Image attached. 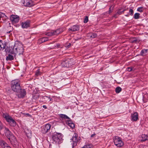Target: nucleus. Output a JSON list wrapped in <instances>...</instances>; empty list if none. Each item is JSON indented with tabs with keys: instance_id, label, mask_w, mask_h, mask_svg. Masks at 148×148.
Returning <instances> with one entry per match:
<instances>
[{
	"instance_id": "nucleus-9",
	"label": "nucleus",
	"mask_w": 148,
	"mask_h": 148,
	"mask_svg": "<svg viewBox=\"0 0 148 148\" xmlns=\"http://www.w3.org/2000/svg\"><path fill=\"white\" fill-rule=\"evenodd\" d=\"M10 19L13 23H16L18 22L19 20V17L17 15L12 14L10 16Z\"/></svg>"
},
{
	"instance_id": "nucleus-25",
	"label": "nucleus",
	"mask_w": 148,
	"mask_h": 148,
	"mask_svg": "<svg viewBox=\"0 0 148 148\" xmlns=\"http://www.w3.org/2000/svg\"><path fill=\"white\" fill-rule=\"evenodd\" d=\"M140 14L138 13H135L134 16V18L135 19H138L140 17Z\"/></svg>"
},
{
	"instance_id": "nucleus-33",
	"label": "nucleus",
	"mask_w": 148,
	"mask_h": 148,
	"mask_svg": "<svg viewBox=\"0 0 148 148\" xmlns=\"http://www.w3.org/2000/svg\"><path fill=\"white\" fill-rule=\"evenodd\" d=\"M88 21V16H86L84 19V23H87Z\"/></svg>"
},
{
	"instance_id": "nucleus-39",
	"label": "nucleus",
	"mask_w": 148,
	"mask_h": 148,
	"mask_svg": "<svg viewBox=\"0 0 148 148\" xmlns=\"http://www.w3.org/2000/svg\"><path fill=\"white\" fill-rule=\"evenodd\" d=\"M46 97L48 98L50 100L49 101H51V100L52 99L51 98V97H50L46 96Z\"/></svg>"
},
{
	"instance_id": "nucleus-38",
	"label": "nucleus",
	"mask_w": 148,
	"mask_h": 148,
	"mask_svg": "<svg viewBox=\"0 0 148 148\" xmlns=\"http://www.w3.org/2000/svg\"><path fill=\"white\" fill-rule=\"evenodd\" d=\"M91 33H88V34H87V36L89 37L90 38H91Z\"/></svg>"
},
{
	"instance_id": "nucleus-35",
	"label": "nucleus",
	"mask_w": 148,
	"mask_h": 148,
	"mask_svg": "<svg viewBox=\"0 0 148 148\" xmlns=\"http://www.w3.org/2000/svg\"><path fill=\"white\" fill-rule=\"evenodd\" d=\"M4 128V126L3 125L2 123L0 121V130H1Z\"/></svg>"
},
{
	"instance_id": "nucleus-37",
	"label": "nucleus",
	"mask_w": 148,
	"mask_h": 148,
	"mask_svg": "<svg viewBox=\"0 0 148 148\" xmlns=\"http://www.w3.org/2000/svg\"><path fill=\"white\" fill-rule=\"evenodd\" d=\"M132 68L131 67H127V70L128 71L130 72L132 70Z\"/></svg>"
},
{
	"instance_id": "nucleus-1",
	"label": "nucleus",
	"mask_w": 148,
	"mask_h": 148,
	"mask_svg": "<svg viewBox=\"0 0 148 148\" xmlns=\"http://www.w3.org/2000/svg\"><path fill=\"white\" fill-rule=\"evenodd\" d=\"M24 52L23 45L19 42H15L14 46H12L9 49V53L14 55L15 58H16V54L19 55L23 54Z\"/></svg>"
},
{
	"instance_id": "nucleus-20",
	"label": "nucleus",
	"mask_w": 148,
	"mask_h": 148,
	"mask_svg": "<svg viewBox=\"0 0 148 148\" xmlns=\"http://www.w3.org/2000/svg\"><path fill=\"white\" fill-rule=\"evenodd\" d=\"M48 40V38L47 37H42L40 38L38 40V42L40 43L47 41Z\"/></svg>"
},
{
	"instance_id": "nucleus-30",
	"label": "nucleus",
	"mask_w": 148,
	"mask_h": 148,
	"mask_svg": "<svg viewBox=\"0 0 148 148\" xmlns=\"http://www.w3.org/2000/svg\"><path fill=\"white\" fill-rule=\"evenodd\" d=\"M45 35L47 36H51L53 35V31L49 32L46 33Z\"/></svg>"
},
{
	"instance_id": "nucleus-16",
	"label": "nucleus",
	"mask_w": 148,
	"mask_h": 148,
	"mask_svg": "<svg viewBox=\"0 0 148 148\" xmlns=\"http://www.w3.org/2000/svg\"><path fill=\"white\" fill-rule=\"evenodd\" d=\"M6 45V42L1 40H0V47L1 48V50H3L5 48Z\"/></svg>"
},
{
	"instance_id": "nucleus-34",
	"label": "nucleus",
	"mask_w": 148,
	"mask_h": 148,
	"mask_svg": "<svg viewBox=\"0 0 148 148\" xmlns=\"http://www.w3.org/2000/svg\"><path fill=\"white\" fill-rule=\"evenodd\" d=\"M129 12L130 13V15L132 16L133 14L134 11L132 9H130L129 10Z\"/></svg>"
},
{
	"instance_id": "nucleus-11",
	"label": "nucleus",
	"mask_w": 148,
	"mask_h": 148,
	"mask_svg": "<svg viewBox=\"0 0 148 148\" xmlns=\"http://www.w3.org/2000/svg\"><path fill=\"white\" fill-rule=\"evenodd\" d=\"M0 145L2 148H11L8 145L4 140H0Z\"/></svg>"
},
{
	"instance_id": "nucleus-3",
	"label": "nucleus",
	"mask_w": 148,
	"mask_h": 148,
	"mask_svg": "<svg viewBox=\"0 0 148 148\" xmlns=\"http://www.w3.org/2000/svg\"><path fill=\"white\" fill-rule=\"evenodd\" d=\"M20 83V81L19 79H15L12 81L11 87L13 91L17 92H20L21 89Z\"/></svg>"
},
{
	"instance_id": "nucleus-10",
	"label": "nucleus",
	"mask_w": 148,
	"mask_h": 148,
	"mask_svg": "<svg viewBox=\"0 0 148 148\" xmlns=\"http://www.w3.org/2000/svg\"><path fill=\"white\" fill-rule=\"evenodd\" d=\"M25 6L30 7L33 6L34 4L31 0H24L23 3Z\"/></svg>"
},
{
	"instance_id": "nucleus-22",
	"label": "nucleus",
	"mask_w": 148,
	"mask_h": 148,
	"mask_svg": "<svg viewBox=\"0 0 148 148\" xmlns=\"http://www.w3.org/2000/svg\"><path fill=\"white\" fill-rule=\"evenodd\" d=\"M142 139V141L144 142L145 141L148 139V136L145 134H142L141 136Z\"/></svg>"
},
{
	"instance_id": "nucleus-13",
	"label": "nucleus",
	"mask_w": 148,
	"mask_h": 148,
	"mask_svg": "<svg viewBox=\"0 0 148 148\" xmlns=\"http://www.w3.org/2000/svg\"><path fill=\"white\" fill-rule=\"evenodd\" d=\"M21 25L23 28H27L29 26L30 21H27L23 22L21 23Z\"/></svg>"
},
{
	"instance_id": "nucleus-24",
	"label": "nucleus",
	"mask_w": 148,
	"mask_h": 148,
	"mask_svg": "<svg viewBox=\"0 0 148 148\" xmlns=\"http://www.w3.org/2000/svg\"><path fill=\"white\" fill-rule=\"evenodd\" d=\"M147 49H143L140 52V54L142 56H143L147 52Z\"/></svg>"
},
{
	"instance_id": "nucleus-45",
	"label": "nucleus",
	"mask_w": 148,
	"mask_h": 148,
	"mask_svg": "<svg viewBox=\"0 0 148 148\" xmlns=\"http://www.w3.org/2000/svg\"><path fill=\"white\" fill-rule=\"evenodd\" d=\"M95 134H93L91 135V137H93L94 136H95Z\"/></svg>"
},
{
	"instance_id": "nucleus-49",
	"label": "nucleus",
	"mask_w": 148,
	"mask_h": 148,
	"mask_svg": "<svg viewBox=\"0 0 148 148\" xmlns=\"http://www.w3.org/2000/svg\"><path fill=\"white\" fill-rule=\"evenodd\" d=\"M11 32V31H9L8 32H7V33H10Z\"/></svg>"
},
{
	"instance_id": "nucleus-19",
	"label": "nucleus",
	"mask_w": 148,
	"mask_h": 148,
	"mask_svg": "<svg viewBox=\"0 0 148 148\" xmlns=\"http://www.w3.org/2000/svg\"><path fill=\"white\" fill-rule=\"evenodd\" d=\"M0 18H2V20L4 21L8 19V17L5 14L0 12Z\"/></svg>"
},
{
	"instance_id": "nucleus-36",
	"label": "nucleus",
	"mask_w": 148,
	"mask_h": 148,
	"mask_svg": "<svg viewBox=\"0 0 148 148\" xmlns=\"http://www.w3.org/2000/svg\"><path fill=\"white\" fill-rule=\"evenodd\" d=\"M121 9H119L116 13V14H118L119 15H121L122 14L121 11Z\"/></svg>"
},
{
	"instance_id": "nucleus-21",
	"label": "nucleus",
	"mask_w": 148,
	"mask_h": 148,
	"mask_svg": "<svg viewBox=\"0 0 148 148\" xmlns=\"http://www.w3.org/2000/svg\"><path fill=\"white\" fill-rule=\"evenodd\" d=\"M59 116L60 118L62 119H68V120H69L70 119V118H69L68 116H67L66 115L64 114H59Z\"/></svg>"
},
{
	"instance_id": "nucleus-48",
	"label": "nucleus",
	"mask_w": 148,
	"mask_h": 148,
	"mask_svg": "<svg viewBox=\"0 0 148 148\" xmlns=\"http://www.w3.org/2000/svg\"><path fill=\"white\" fill-rule=\"evenodd\" d=\"M128 9V8H126L125 9V11L127 10Z\"/></svg>"
},
{
	"instance_id": "nucleus-29",
	"label": "nucleus",
	"mask_w": 148,
	"mask_h": 148,
	"mask_svg": "<svg viewBox=\"0 0 148 148\" xmlns=\"http://www.w3.org/2000/svg\"><path fill=\"white\" fill-rule=\"evenodd\" d=\"M53 35H58L60 33V30L59 29H57L54 31H52Z\"/></svg>"
},
{
	"instance_id": "nucleus-41",
	"label": "nucleus",
	"mask_w": 148,
	"mask_h": 148,
	"mask_svg": "<svg viewBox=\"0 0 148 148\" xmlns=\"http://www.w3.org/2000/svg\"><path fill=\"white\" fill-rule=\"evenodd\" d=\"M25 132H26V135L28 134H29V133H30V134H31V131H30V130H29V132H28V133H27V132H26V131H25Z\"/></svg>"
},
{
	"instance_id": "nucleus-14",
	"label": "nucleus",
	"mask_w": 148,
	"mask_h": 148,
	"mask_svg": "<svg viewBox=\"0 0 148 148\" xmlns=\"http://www.w3.org/2000/svg\"><path fill=\"white\" fill-rule=\"evenodd\" d=\"M20 93L18 94V97L20 98H23L26 94V92L25 89H21L20 92Z\"/></svg>"
},
{
	"instance_id": "nucleus-47",
	"label": "nucleus",
	"mask_w": 148,
	"mask_h": 148,
	"mask_svg": "<svg viewBox=\"0 0 148 148\" xmlns=\"http://www.w3.org/2000/svg\"><path fill=\"white\" fill-rule=\"evenodd\" d=\"M70 46H71V44L70 43H69V44L68 45L67 47L68 48H69L70 47Z\"/></svg>"
},
{
	"instance_id": "nucleus-5",
	"label": "nucleus",
	"mask_w": 148,
	"mask_h": 148,
	"mask_svg": "<svg viewBox=\"0 0 148 148\" xmlns=\"http://www.w3.org/2000/svg\"><path fill=\"white\" fill-rule=\"evenodd\" d=\"M80 139V137H78V135L77 133H75L74 134L71 139V140L73 143H72L73 147L77 145L78 142H79Z\"/></svg>"
},
{
	"instance_id": "nucleus-40",
	"label": "nucleus",
	"mask_w": 148,
	"mask_h": 148,
	"mask_svg": "<svg viewBox=\"0 0 148 148\" xmlns=\"http://www.w3.org/2000/svg\"><path fill=\"white\" fill-rule=\"evenodd\" d=\"M42 107L45 109L47 108V107L46 105H43Z\"/></svg>"
},
{
	"instance_id": "nucleus-4",
	"label": "nucleus",
	"mask_w": 148,
	"mask_h": 148,
	"mask_svg": "<svg viewBox=\"0 0 148 148\" xmlns=\"http://www.w3.org/2000/svg\"><path fill=\"white\" fill-rule=\"evenodd\" d=\"M3 116L11 126L14 127L16 125V123L15 121L8 113H3Z\"/></svg>"
},
{
	"instance_id": "nucleus-44",
	"label": "nucleus",
	"mask_w": 148,
	"mask_h": 148,
	"mask_svg": "<svg viewBox=\"0 0 148 148\" xmlns=\"http://www.w3.org/2000/svg\"><path fill=\"white\" fill-rule=\"evenodd\" d=\"M125 11V9L123 10L122 11H121V13H123Z\"/></svg>"
},
{
	"instance_id": "nucleus-28",
	"label": "nucleus",
	"mask_w": 148,
	"mask_h": 148,
	"mask_svg": "<svg viewBox=\"0 0 148 148\" xmlns=\"http://www.w3.org/2000/svg\"><path fill=\"white\" fill-rule=\"evenodd\" d=\"M144 8L143 7H140L138 8L137 10V11L139 12H143L144 10Z\"/></svg>"
},
{
	"instance_id": "nucleus-26",
	"label": "nucleus",
	"mask_w": 148,
	"mask_h": 148,
	"mask_svg": "<svg viewBox=\"0 0 148 148\" xmlns=\"http://www.w3.org/2000/svg\"><path fill=\"white\" fill-rule=\"evenodd\" d=\"M81 148H92V145L91 144L86 145Z\"/></svg>"
},
{
	"instance_id": "nucleus-15",
	"label": "nucleus",
	"mask_w": 148,
	"mask_h": 148,
	"mask_svg": "<svg viewBox=\"0 0 148 148\" xmlns=\"http://www.w3.org/2000/svg\"><path fill=\"white\" fill-rule=\"evenodd\" d=\"M79 26L75 25L72 26L69 28V31L72 32H75L79 30Z\"/></svg>"
},
{
	"instance_id": "nucleus-17",
	"label": "nucleus",
	"mask_w": 148,
	"mask_h": 148,
	"mask_svg": "<svg viewBox=\"0 0 148 148\" xmlns=\"http://www.w3.org/2000/svg\"><path fill=\"white\" fill-rule=\"evenodd\" d=\"M12 54H8V56H6V60L7 61H11L14 59V55L13 56L12 55Z\"/></svg>"
},
{
	"instance_id": "nucleus-46",
	"label": "nucleus",
	"mask_w": 148,
	"mask_h": 148,
	"mask_svg": "<svg viewBox=\"0 0 148 148\" xmlns=\"http://www.w3.org/2000/svg\"><path fill=\"white\" fill-rule=\"evenodd\" d=\"M129 14H127L126 15H125V16H126L127 17H129Z\"/></svg>"
},
{
	"instance_id": "nucleus-27",
	"label": "nucleus",
	"mask_w": 148,
	"mask_h": 148,
	"mask_svg": "<svg viewBox=\"0 0 148 148\" xmlns=\"http://www.w3.org/2000/svg\"><path fill=\"white\" fill-rule=\"evenodd\" d=\"M122 90L121 88L120 87H117L115 89L116 92V93H119Z\"/></svg>"
},
{
	"instance_id": "nucleus-23",
	"label": "nucleus",
	"mask_w": 148,
	"mask_h": 148,
	"mask_svg": "<svg viewBox=\"0 0 148 148\" xmlns=\"http://www.w3.org/2000/svg\"><path fill=\"white\" fill-rule=\"evenodd\" d=\"M62 65L64 67H69V65L68 61L63 62L62 63Z\"/></svg>"
},
{
	"instance_id": "nucleus-8",
	"label": "nucleus",
	"mask_w": 148,
	"mask_h": 148,
	"mask_svg": "<svg viewBox=\"0 0 148 148\" xmlns=\"http://www.w3.org/2000/svg\"><path fill=\"white\" fill-rule=\"evenodd\" d=\"M51 125L49 123H47L44 125L42 128L41 132L43 134H46L49 131Z\"/></svg>"
},
{
	"instance_id": "nucleus-42",
	"label": "nucleus",
	"mask_w": 148,
	"mask_h": 148,
	"mask_svg": "<svg viewBox=\"0 0 148 148\" xmlns=\"http://www.w3.org/2000/svg\"><path fill=\"white\" fill-rule=\"evenodd\" d=\"M60 46V45L59 44H57L56 45V47H57L58 48H59Z\"/></svg>"
},
{
	"instance_id": "nucleus-12",
	"label": "nucleus",
	"mask_w": 148,
	"mask_h": 148,
	"mask_svg": "<svg viewBox=\"0 0 148 148\" xmlns=\"http://www.w3.org/2000/svg\"><path fill=\"white\" fill-rule=\"evenodd\" d=\"M131 116V120L132 121H136L138 119V115L137 112H134L133 114H132Z\"/></svg>"
},
{
	"instance_id": "nucleus-2",
	"label": "nucleus",
	"mask_w": 148,
	"mask_h": 148,
	"mask_svg": "<svg viewBox=\"0 0 148 148\" xmlns=\"http://www.w3.org/2000/svg\"><path fill=\"white\" fill-rule=\"evenodd\" d=\"M62 135L60 133L54 132L52 134V138L53 143L58 145L61 143L63 141Z\"/></svg>"
},
{
	"instance_id": "nucleus-7",
	"label": "nucleus",
	"mask_w": 148,
	"mask_h": 148,
	"mask_svg": "<svg viewBox=\"0 0 148 148\" xmlns=\"http://www.w3.org/2000/svg\"><path fill=\"white\" fill-rule=\"evenodd\" d=\"M114 143L115 145L118 147H121L124 145L121 138L118 136L115 137L114 140Z\"/></svg>"
},
{
	"instance_id": "nucleus-43",
	"label": "nucleus",
	"mask_w": 148,
	"mask_h": 148,
	"mask_svg": "<svg viewBox=\"0 0 148 148\" xmlns=\"http://www.w3.org/2000/svg\"><path fill=\"white\" fill-rule=\"evenodd\" d=\"M26 115L29 116H31V115L30 114H28V113L26 114Z\"/></svg>"
},
{
	"instance_id": "nucleus-18",
	"label": "nucleus",
	"mask_w": 148,
	"mask_h": 148,
	"mask_svg": "<svg viewBox=\"0 0 148 148\" xmlns=\"http://www.w3.org/2000/svg\"><path fill=\"white\" fill-rule=\"evenodd\" d=\"M66 123H67L68 125L72 129L75 127V124L72 122L71 119L69 120H67Z\"/></svg>"
},
{
	"instance_id": "nucleus-32",
	"label": "nucleus",
	"mask_w": 148,
	"mask_h": 148,
	"mask_svg": "<svg viewBox=\"0 0 148 148\" xmlns=\"http://www.w3.org/2000/svg\"><path fill=\"white\" fill-rule=\"evenodd\" d=\"M40 73H41L40 72L39 69H38L36 71L35 73V75L36 76H38L40 75Z\"/></svg>"
},
{
	"instance_id": "nucleus-6",
	"label": "nucleus",
	"mask_w": 148,
	"mask_h": 148,
	"mask_svg": "<svg viewBox=\"0 0 148 148\" xmlns=\"http://www.w3.org/2000/svg\"><path fill=\"white\" fill-rule=\"evenodd\" d=\"M4 128V133L5 134V135L10 141H11V139L12 138H13L14 140H16V138L13 135L9 129L5 127Z\"/></svg>"
},
{
	"instance_id": "nucleus-31",
	"label": "nucleus",
	"mask_w": 148,
	"mask_h": 148,
	"mask_svg": "<svg viewBox=\"0 0 148 148\" xmlns=\"http://www.w3.org/2000/svg\"><path fill=\"white\" fill-rule=\"evenodd\" d=\"M91 38H93L96 37L97 34L95 33H91Z\"/></svg>"
}]
</instances>
